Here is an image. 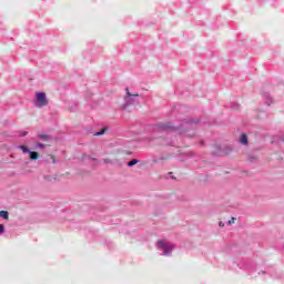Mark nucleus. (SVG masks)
<instances>
[{
  "mask_svg": "<svg viewBox=\"0 0 284 284\" xmlns=\"http://www.w3.org/2000/svg\"><path fill=\"white\" fill-rule=\"evenodd\" d=\"M220 226L223 227V222H220Z\"/></svg>",
  "mask_w": 284,
  "mask_h": 284,
  "instance_id": "nucleus-15",
  "label": "nucleus"
},
{
  "mask_svg": "<svg viewBox=\"0 0 284 284\" xmlns=\"http://www.w3.org/2000/svg\"><path fill=\"white\" fill-rule=\"evenodd\" d=\"M232 223H234V217H232V220L229 221V225H232Z\"/></svg>",
  "mask_w": 284,
  "mask_h": 284,
  "instance_id": "nucleus-12",
  "label": "nucleus"
},
{
  "mask_svg": "<svg viewBox=\"0 0 284 284\" xmlns=\"http://www.w3.org/2000/svg\"><path fill=\"white\" fill-rule=\"evenodd\" d=\"M0 217L8 220V211H0Z\"/></svg>",
  "mask_w": 284,
  "mask_h": 284,
  "instance_id": "nucleus-5",
  "label": "nucleus"
},
{
  "mask_svg": "<svg viewBox=\"0 0 284 284\" xmlns=\"http://www.w3.org/2000/svg\"><path fill=\"white\" fill-rule=\"evenodd\" d=\"M126 94L128 97H132V94L130 93V91H128V89H126Z\"/></svg>",
  "mask_w": 284,
  "mask_h": 284,
  "instance_id": "nucleus-14",
  "label": "nucleus"
},
{
  "mask_svg": "<svg viewBox=\"0 0 284 284\" xmlns=\"http://www.w3.org/2000/svg\"><path fill=\"white\" fill-rule=\"evenodd\" d=\"M104 132H105V129H103L101 132L94 133V136H101V134H103Z\"/></svg>",
  "mask_w": 284,
  "mask_h": 284,
  "instance_id": "nucleus-11",
  "label": "nucleus"
},
{
  "mask_svg": "<svg viewBox=\"0 0 284 284\" xmlns=\"http://www.w3.org/2000/svg\"><path fill=\"white\" fill-rule=\"evenodd\" d=\"M3 232H6V226H3V224H0V234H3Z\"/></svg>",
  "mask_w": 284,
  "mask_h": 284,
  "instance_id": "nucleus-10",
  "label": "nucleus"
},
{
  "mask_svg": "<svg viewBox=\"0 0 284 284\" xmlns=\"http://www.w3.org/2000/svg\"><path fill=\"white\" fill-rule=\"evenodd\" d=\"M240 143H242L243 145H247V135L242 134L240 138Z\"/></svg>",
  "mask_w": 284,
  "mask_h": 284,
  "instance_id": "nucleus-4",
  "label": "nucleus"
},
{
  "mask_svg": "<svg viewBox=\"0 0 284 284\" xmlns=\"http://www.w3.org/2000/svg\"><path fill=\"white\" fill-rule=\"evenodd\" d=\"M26 134H28V132H22L20 136H26Z\"/></svg>",
  "mask_w": 284,
  "mask_h": 284,
  "instance_id": "nucleus-13",
  "label": "nucleus"
},
{
  "mask_svg": "<svg viewBox=\"0 0 284 284\" xmlns=\"http://www.w3.org/2000/svg\"><path fill=\"white\" fill-rule=\"evenodd\" d=\"M158 247H161L164 251V254H170V252L174 250V246L172 245V243L165 242V241H159Z\"/></svg>",
  "mask_w": 284,
  "mask_h": 284,
  "instance_id": "nucleus-2",
  "label": "nucleus"
},
{
  "mask_svg": "<svg viewBox=\"0 0 284 284\" xmlns=\"http://www.w3.org/2000/svg\"><path fill=\"white\" fill-rule=\"evenodd\" d=\"M37 148H40L41 150H43V148H45V144L41 142H37Z\"/></svg>",
  "mask_w": 284,
  "mask_h": 284,
  "instance_id": "nucleus-9",
  "label": "nucleus"
},
{
  "mask_svg": "<svg viewBox=\"0 0 284 284\" xmlns=\"http://www.w3.org/2000/svg\"><path fill=\"white\" fill-rule=\"evenodd\" d=\"M29 154H30V159L32 161H37V159H39V153L34 152V151H29Z\"/></svg>",
  "mask_w": 284,
  "mask_h": 284,
  "instance_id": "nucleus-3",
  "label": "nucleus"
},
{
  "mask_svg": "<svg viewBox=\"0 0 284 284\" xmlns=\"http://www.w3.org/2000/svg\"><path fill=\"white\" fill-rule=\"evenodd\" d=\"M136 163H139V160L133 159L129 162V168H132V165H136Z\"/></svg>",
  "mask_w": 284,
  "mask_h": 284,
  "instance_id": "nucleus-6",
  "label": "nucleus"
},
{
  "mask_svg": "<svg viewBox=\"0 0 284 284\" xmlns=\"http://www.w3.org/2000/svg\"><path fill=\"white\" fill-rule=\"evenodd\" d=\"M38 139H41L42 141H48V139H50V136L41 134L38 136Z\"/></svg>",
  "mask_w": 284,
  "mask_h": 284,
  "instance_id": "nucleus-8",
  "label": "nucleus"
},
{
  "mask_svg": "<svg viewBox=\"0 0 284 284\" xmlns=\"http://www.w3.org/2000/svg\"><path fill=\"white\" fill-rule=\"evenodd\" d=\"M20 150H22V152H23L24 154H28V152L30 153V150L27 149L26 145H21V146H20Z\"/></svg>",
  "mask_w": 284,
  "mask_h": 284,
  "instance_id": "nucleus-7",
  "label": "nucleus"
},
{
  "mask_svg": "<svg viewBox=\"0 0 284 284\" xmlns=\"http://www.w3.org/2000/svg\"><path fill=\"white\" fill-rule=\"evenodd\" d=\"M36 105L37 108H43L44 105H48V99L45 98V93L43 92H38L36 93Z\"/></svg>",
  "mask_w": 284,
  "mask_h": 284,
  "instance_id": "nucleus-1",
  "label": "nucleus"
}]
</instances>
